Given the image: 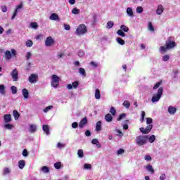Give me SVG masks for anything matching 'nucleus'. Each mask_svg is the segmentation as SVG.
Wrapping results in <instances>:
<instances>
[{
	"instance_id": "nucleus-1",
	"label": "nucleus",
	"mask_w": 180,
	"mask_h": 180,
	"mask_svg": "<svg viewBox=\"0 0 180 180\" xmlns=\"http://www.w3.org/2000/svg\"><path fill=\"white\" fill-rule=\"evenodd\" d=\"M147 141H148V136L147 135H139L136 136L135 139L136 146H139L140 147H141V146H146Z\"/></svg>"
},
{
	"instance_id": "nucleus-2",
	"label": "nucleus",
	"mask_w": 180,
	"mask_h": 180,
	"mask_svg": "<svg viewBox=\"0 0 180 180\" xmlns=\"http://www.w3.org/2000/svg\"><path fill=\"white\" fill-rule=\"evenodd\" d=\"M162 92H164V89L162 87H160L158 90V93L156 94H153L152 97L153 103H155V102H158L160 99H161V96H162Z\"/></svg>"
},
{
	"instance_id": "nucleus-3",
	"label": "nucleus",
	"mask_w": 180,
	"mask_h": 180,
	"mask_svg": "<svg viewBox=\"0 0 180 180\" xmlns=\"http://www.w3.org/2000/svg\"><path fill=\"white\" fill-rule=\"evenodd\" d=\"M86 32V25H85L84 24L79 25L76 30V33L77 34H78V36H84V34H85Z\"/></svg>"
},
{
	"instance_id": "nucleus-4",
	"label": "nucleus",
	"mask_w": 180,
	"mask_h": 180,
	"mask_svg": "<svg viewBox=\"0 0 180 180\" xmlns=\"http://www.w3.org/2000/svg\"><path fill=\"white\" fill-rule=\"evenodd\" d=\"M51 85L53 88H57L60 85V77L56 75H53L51 76Z\"/></svg>"
},
{
	"instance_id": "nucleus-5",
	"label": "nucleus",
	"mask_w": 180,
	"mask_h": 180,
	"mask_svg": "<svg viewBox=\"0 0 180 180\" xmlns=\"http://www.w3.org/2000/svg\"><path fill=\"white\" fill-rule=\"evenodd\" d=\"M165 46L167 50H172V49L176 47V43H175V41L172 40V38L169 37L166 41Z\"/></svg>"
},
{
	"instance_id": "nucleus-6",
	"label": "nucleus",
	"mask_w": 180,
	"mask_h": 180,
	"mask_svg": "<svg viewBox=\"0 0 180 180\" xmlns=\"http://www.w3.org/2000/svg\"><path fill=\"white\" fill-rule=\"evenodd\" d=\"M55 44L56 41L52 37H48L45 40V46L46 47H51V46H54Z\"/></svg>"
},
{
	"instance_id": "nucleus-7",
	"label": "nucleus",
	"mask_w": 180,
	"mask_h": 180,
	"mask_svg": "<svg viewBox=\"0 0 180 180\" xmlns=\"http://www.w3.org/2000/svg\"><path fill=\"white\" fill-rule=\"evenodd\" d=\"M152 129H153V124H148L146 128L141 127L139 130L143 133V134H148V133L151 131Z\"/></svg>"
},
{
	"instance_id": "nucleus-8",
	"label": "nucleus",
	"mask_w": 180,
	"mask_h": 180,
	"mask_svg": "<svg viewBox=\"0 0 180 180\" xmlns=\"http://www.w3.org/2000/svg\"><path fill=\"white\" fill-rule=\"evenodd\" d=\"M11 75L13 78V81L16 82L19 79V72H18V69H14L11 72Z\"/></svg>"
},
{
	"instance_id": "nucleus-9",
	"label": "nucleus",
	"mask_w": 180,
	"mask_h": 180,
	"mask_svg": "<svg viewBox=\"0 0 180 180\" xmlns=\"http://www.w3.org/2000/svg\"><path fill=\"white\" fill-rule=\"evenodd\" d=\"M22 8H23L22 3L20 4L18 6H16V8L13 13V15L11 17L12 20H13V19H15V18H16V16H18V12H20V11L22 10Z\"/></svg>"
},
{
	"instance_id": "nucleus-10",
	"label": "nucleus",
	"mask_w": 180,
	"mask_h": 180,
	"mask_svg": "<svg viewBox=\"0 0 180 180\" xmlns=\"http://www.w3.org/2000/svg\"><path fill=\"white\" fill-rule=\"evenodd\" d=\"M37 79H39V76L36 74L30 75L28 78V81L30 84H36V82H37Z\"/></svg>"
},
{
	"instance_id": "nucleus-11",
	"label": "nucleus",
	"mask_w": 180,
	"mask_h": 180,
	"mask_svg": "<svg viewBox=\"0 0 180 180\" xmlns=\"http://www.w3.org/2000/svg\"><path fill=\"white\" fill-rule=\"evenodd\" d=\"M88 123V120L86 117H84L79 122V129H84V127Z\"/></svg>"
},
{
	"instance_id": "nucleus-12",
	"label": "nucleus",
	"mask_w": 180,
	"mask_h": 180,
	"mask_svg": "<svg viewBox=\"0 0 180 180\" xmlns=\"http://www.w3.org/2000/svg\"><path fill=\"white\" fill-rule=\"evenodd\" d=\"M28 131L30 133H36L37 131V124H30Z\"/></svg>"
},
{
	"instance_id": "nucleus-13",
	"label": "nucleus",
	"mask_w": 180,
	"mask_h": 180,
	"mask_svg": "<svg viewBox=\"0 0 180 180\" xmlns=\"http://www.w3.org/2000/svg\"><path fill=\"white\" fill-rule=\"evenodd\" d=\"M5 123H11L12 122V116L11 114H6L4 116Z\"/></svg>"
},
{
	"instance_id": "nucleus-14",
	"label": "nucleus",
	"mask_w": 180,
	"mask_h": 180,
	"mask_svg": "<svg viewBox=\"0 0 180 180\" xmlns=\"http://www.w3.org/2000/svg\"><path fill=\"white\" fill-rule=\"evenodd\" d=\"M42 130L46 133V136L50 134V127L47 124H44L42 126Z\"/></svg>"
},
{
	"instance_id": "nucleus-15",
	"label": "nucleus",
	"mask_w": 180,
	"mask_h": 180,
	"mask_svg": "<svg viewBox=\"0 0 180 180\" xmlns=\"http://www.w3.org/2000/svg\"><path fill=\"white\" fill-rule=\"evenodd\" d=\"M167 112L169 115H175V113H176V108L175 107L169 106Z\"/></svg>"
},
{
	"instance_id": "nucleus-16",
	"label": "nucleus",
	"mask_w": 180,
	"mask_h": 180,
	"mask_svg": "<svg viewBox=\"0 0 180 180\" xmlns=\"http://www.w3.org/2000/svg\"><path fill=\"white\" fill-rule=\"evenodd\" d=\"M39 171L41 172H43V174H49V172H50V167L47 166H44L40 168Z\"/></svg>"
},
{
	"instance_id": "nucleus-17",
	"label": "nucleus",
	"mask_w": 180,
	"mask_h": 180,
	"mask_svg": "<svg viewBox=\"0 0 180 180\" xmlns=\"http://www.w3.org/2000/svg\"><path fill=\"white\" fill-rule=\"evenodd\" d=\"M145 168L146 169H147L148 172H150V174H153L155 172V171L154 170V168H153V165H146Z\"/></svg>"
},
{
	"instance_id": "nucleus-18",
	"label": "nucleus",
	"mask_w": 180,
	"mask_h": 180,
	"mask_svg": "<svg viewBox=\"0 0 180 180\" xmlns=\"http://www.w3.org/2000/svg\"><path fill=\"white\" fill-rule=\"evenodd\" d=\"M127 15L129 18H133L134 16V14L133 13V8H131V7H128L127 8Z\"/></svg>"
},
{
	"instance_id": "nucleus-19",
	"label": "nucleus",
	"mask_w": 180,
	"mask_h": 180,
	"mask_svg": "<svg viewBox=\"0 0 180 180\" xmlns=\"http://www.w3.org/2000/svg\"><path fill=\"white\" fill-rule=\"evenodd\" d=\"M50 20H60V17L57 15V13H52L49 17Z\"/></svg>"
},
{
	"instance_id": "nucleus-20",
	"label": "nucleus",
	"mask_w": 180,
	"mask_h": 180,
	"mask_svg": "<svg viewBox=\"0 0 180 180\" xmlns=\"http://www.w3.org/2000/svg\"><path fill=\"white\" fill-rule=\"evenodd\" d=\"M91 143L96 146L97 148H101L102 147V145L99 143V141H98L97 139H93Z\"/></svg>"
},
{
	"instance_id": "nucleus-21",
	"label": "nucleus",
	"mask_w": 180,
	"mask_h": 180,
	"mask_svg": "<svg viewBox=\"0 0 180 180\" xmlns=\"http://www.w3.org/2000/svg\"><path fill=\"white\" fill-rule=\"evenodd\" d=\"M162 12H164V6L162 5H159L156 10L157 15H162Z\"/></svg>"
},
{
	"instance_id": "nucleus-22",
	"label": "nucleus",
	"mask_w": 180,
	"mask_h": 180,
	"mask_svg": "<svg viewBox=\"0 0 180 180\" xmlns=\"http://www.w3.org/2000/svg\"><path fill=\"white\" fill-rule=\"evenodd\" d=\"M105 120L108 122V123H110V122L113 121V117H112L110 114H107L105 115Z\"/></svg>"
},
{
	"instance_id": "nucleus-23",
	"label": "nucleus",
	"mask_w": 180,
	"mask_h": 180,
	"mask_svg": "<svg viewBox=\"0 0 180 180\" xmlns=\"http://www.w3.org/2000/svg\"><path fill=\"white\" fill-rule=\"evenodd\" d=\"M56 148L58 150H63L65 147H66L65 143H61V142H58L56 146Z\"/></svg>"
},
{
	"instance_id": "nucleus-24",
	"label": "nucleus",
	"mask_w": 180,
	"mask_h": 180,
	"mask_svg": "<svg viewBox=\"0 0 180 180\" xmlns=\"http://www.w3.org/2000/svg\"><path fill=\"white\" fill-rule=\"evenodd\" d=\"M26 165V162L23 160L18 162V167L20 169H23Z\"/></svg>"
},
{
	"instance_id": "nucleus-25",
	"label": "nucleus",
	"mask_w": 180,
	"mask_h": 180,
	"mask_svg": "<svg viewBox=\"0 0 180 180\" xmlns=\"http://www.w3.org/2000/svg\"><path fill=\"white\" fill-rule=\"evenodd\" d=\"M102 130V122L98 121L96 125V131H101Z\"/></svg>"
},
{
	"instance_id": "nucleus-26",
	"label": "nucleus",
	"mask_w": 180,
	"mask_h": 180,
	"mask_svg": "<svg viewBox=\"0 0 180 180\" xmlns=\"http://www.w3.org/2000/svg\"><path fill=\"white\" fill-rule=\"evenodd\" d=\"M22 92L25 99H27V98H29V91L27 89H23Z\"/></svg>"
},
{
	"instance_id": "nucleus-27",
	"label": "nucleus",
	"mask_w": 180,
	"mask_h": 180,
	"mask_svg": "<svg viewBox=\"0 0 180 180\" xmlns=\"http://www.w3.org/2000/svg\"><path fill=\"white\" fill-rule=\"evenodd\" d=\"M4 129H6L7 130H12L13 128L14 127V126H13V124H9V122H8V123H6L4 125Z\"/></svg>"
},
{
	"instance_id": "nucleus-28",
	"label": "nucleus",
	"mask_w": 180,
	"mask_h": 180,
	"mask_svg": "<svg viewBox=\"0 0 180 180\" xmlns=\"http://www.w3.org/2000/svg\"><path fill=\"white\" fill-rule=\"evenodd\" d=\"M13 115L14 116L15 120H18V119H19V117H20V115L19 114V112L16 110H14L13 111Z\"/></svg>"
},
{
	"instance_id": "nucleus-29",
	"label": "nucleus",
	"mask_w": 180,
	"mask_h": 180,
	"mask_svg": "<svg viewBox=\"0 0 180 180\" xmlns=\"http://www.w3.org/2000/svg\"><path fill=\"white\" fill-rule=\"evenodd\" d=\"M167 50H169L166 46H160L159 49V51L161 54H164L165 53H167Z\"/></svg>"
},
{
	"instance_id": "nucleus-30",
	"label": "nucleus",
	"mask_w": 180,
	"mask_h": 180,
	"mask_svg": "<svg viewBox=\"0 0 180 180\" xmlns=\"http://www.w3.org/2000/svg\"><path fill=\"white\" fill-rule=\"evenodd\" d=\"M79 73L80 75H82V77H86V72H85V69L80 68L79 69Z\"/></svg>"
},
{
	"instance_id": "nucleus-31",
	"label": "nucleus",
	"mask_w": 180,
	"mask_h": 180,
	"mask_svg": "<svg viewBox=\"0 0 180 180\" xmlns=\"http://www.w3.org/2000/svg\"><path fill=\"white\" fill-rule=\"evenodd\" d=\"M155 135H151L150 136L148 137V140L149 141V143H154V141H155Z\"/></svg>"
},
{
	"instance_id": "nucleus-32",
	"label": "nucleus",
	"mask_w": 180,
	"mask_h": 180,
	"mask_svg": "<svg viewBox=\"0 0 180 180\" xmlns=\"http://www.w3.org/2000/svg\"><path fill=\"white\" fill-rule=\"evenodd\" d=\"M95 98H96V99H101V91H99L98 89H96Z\"/></svg>"
},
{
	"instance_id": "nucleus-33",
	"label": "nucleus",
	"mask_w": 180,
	"mask_h": 180,
	"mask_svg": "<svg viewBox=\"0 0 180 180\" xmlns=\"http://www.w3.org/2000/svg\"><path fill=\"white\" fill-rule=\"evenodd\" d=\"M5 56L7 60H11L12 58V53L9 51H6Z\"/></svg>"
},
{
	"instance_id": "nucleus-34",
	"label": "nucleus",
	"mask_w": 180,
	"mask_h": 180,
	"mask_svg": "<svg viewBox=\"0 0 180 180\" xmlns=\"http://www.w3.org/2000/svg\"><path fill=\"white\" fill-rule=\"evenodd\" d=\"M116 40L118 44H120L121 46H124V40L122 39V38L117 37Z\"/></svg>"
},
{
	"instance_id": "nucleus-35",
	"label": "nucleus",
	"mask_w": 180,
	"mask_h": 180,
	"mask_svg": "<svg viewBox=\"0 0 180 180\" xmlns=\"http://www.w3.org/2000/svg\"><path fill=\"white\" fill-rule=\"evenodd\" d=\"M120 30H122V32H129V27L124 25H122L120 26Z\"/></svg>"
},
{
	"instance_id": "nucleus-36",
	"label": "nucleus",
	"mask_w": 180,
	"mask_h": 180,
	"mask_svg": "<svg viewBox=\"0 0 180 180\" xmlns=\"http://www.w3.org/2000/svg\"><path fill=\"white\" fill-rule=\"evenodd\" d=\"M115 26V23L112 21H108L107 22V29H112Z\"/></svg>"
},
{
	"instance_id": "nucleus-37",
	"label": "nucleus",
	"mask_w": 180,
	"mask_h": 180,
	"mask_svg": "<svg viewBox=\"0 0 180 180\" xmlns=\"http://www.w3.org/2000/svg\"><path fill=\"white\" fill-rule=\"evenodd\" d=\"M77 155H78L79 158H84V150H82V149L78 150Z\"/></svg>"
},
{
	"instance_id": "nucleus-38",
	"label": "nucleus",
	"mask_w": 180,
	"mask_h": 180,
	"mask_svg": "<svg viewBox=\"0 0 180 180\" xmlns=\"http://www.w3.org/2000/svg\"><path fill=\"white\" fill-rule=\"evenodd\" d=\"M92 165L91 164L85 163L83 167V169H91Z\"/></svg>"
},
{
	"instance_id": "nucleus-39",
	"label": "nucleus",
	"mask_w": 180,
	"mask_h": 180,
	"mask_svg": "<svg viewBox=\"0 0 180 180\" xmlns=\"http://www.w3.org/2000/svg\"><path fill=\"white\" fill-rule=\"evenodd\" d=\"M0 94H1V95H5V85L4 84L0 85Z\"/></svg>"
},
{
	"instance_id": "nucleus-40",
	"label": "nucleus",
	"mask_w": 180,
	"mask_h": 180,
	"mask_svg": "<svg viewBox=\"0 0 180 180\" xmlns=\"http://www.w3.org/2000/svg\"><path fill=\"white\" fill-rule=\"evenodd\" d=\"M25 46L27 47H32L33 46V41L28 39L25 43Z\"/></svg>"
},
{
	"instance_id": "nucleus-41",
	"label": "nucleus",
	"mask_w": 180,
	"mask_h": 180,
	"mask_svg": "<svg viewBox=\"0 0 180 180\" xmlns=\"http://www.w3.org/2000/svg\"><path fill=\"white\" fill-rule=\"evenodd\" d=\"M110 113H111V115H112V116H116V109L114 108V107H111L110 109Z\"/></svg>"
},
{
	"instance_id": "nucleus-42",
	"label": "nucleus",
	"mask_w": 180,
	"mask_h": 180,
	"mask_svg": "<svg viewBox=\"0 0 180 180\" xmlns=\"http://www.w3.org/2000/svg\"><path fill=\"white\" fill-rule=\"evenodd\" d=\"M117 33L118 36H121V37H126V34H124L122 30H118Z\"/></svg>"
},
{
	"instance_id": "nucleus-43",
	"label": "nucleus",
	"mask_w": 180,
	"mask_h": 180,
	"mask_svg": "<svg viewBox=\"0 0 180 180\" xmlns=\"http://www.w3.org/2000/svg\"><path fill=\"white\" fill-rule=\"evenodd\" d=\"M123 106H124L127 109H129V108H130V102H129V101H124L123 103Z\"/></svg>"
},
{
	"instance_id": "nucleus-44",
	"label": "nucleus",
	"mask_w": 180,
	"mask_h": 180,
	"mask_svg": "<svg viewBox=\"0 0 180 180\" xmlns=\"http://www.w3.org/2000/svg\"><path fill=\"white\" fill-rule=\"evenodd\" d=\"M30 27H32V29H37V27H39V25H37V22H31Z\"/></svg>"
},
{
	"instance_id": "nucleus-45",
	"label": "nucleus",
	"mask_w": 180,
	"mask_h": 180,
	"mask_svg": "<svg viewBox=\"0 0 180 180\" xmlns=\"http://www.w3.org/2000/svg\"><path fill=\"white\" fill-rule=\"evenodd\" d=\"M54 167L56 169H60L61 168V162H58L54 164Z\"/></svg>"
},
{
	"instance_id": "nucleus-46",
	"label": "nucleus",
	"mask_w": 180,
	"mask_h": 180,
	"mask_svg": "<svg viewBox=\"0 0 180 180\" xmlns=\"http://www.w3.org/2000/svg\"><path fill=\"white\" fill-rule=\"evenodd\" d=\"M3 173L4 175H8V174H11V170L9 169V168L6 167L4 169Z\"/></svg>"
},
{
	"instance_id": "nucleus-47",
	"label": "nucleus",
	"mask_w": 180,
	"mask_h": 180,
	"mask_svg": "<svg viewBox=\"0 0 180 180\" xmlns=\"http://www.w3.org/2000/svg\"><path fill=\"white\" fill-rule=\"evenodd\" d=\"M78 85H79V82L75 81L72 82V86H73L74 89H77L78 88Z\"/></svg>"
},
{
	"instance_id": "nucleus-48",
	"label": "nucleus",
	"mask_w": 180,
	"mask_h": 180,
	"mask_svg": "<svg viewBox=\"0 0 180 180\" xmlns=\"http://www.w3.org/2000/svg\"><path fill=\"white\" fill-rule=\"evenodd\" d=\"M72 13H73V15H78L79 13V9L74 8L72 11Z\"/></svg>"
},
{
	"instance_id": "nucleus-49",
	"label": "nucleus",
	"mask_w": 180,
	"mask_h": 180,
	"mask_svg": "<svg viewBox=\"0 0 180 180\" xmlns=\"http://www.w3.org/2000/svg\"><path fill=\"white\" fill-rule=\"evenodd\" d=\"M11 92L13 95H15V94H17L18 92V89L16 88V86H11Z\"/></svg>"
},
{
	"instance_id": "nucleus-50",
	"label": "nucleus",
	"mask_w": 180,
	"mask_h": 180,
	"mask_svg": "<svg viewBox=\"0 0 180 180\" xmlns=\"http://www.w3.org/2000/svg\"><path fill=\"white\" fill-rule=\"evenodd\" d=\"M126 117V113H122L121 115H120V116L118 117V118L117 119V122H120V120H122V119Z\"/></svg>"
},
{
	"instance_id": "nucleus-51",
	"label": "nucleus",
	"mask_w": 180,
	"mask_h": 180,
	"mask_svg": "<svg viewBox=\"0 0 180 180\" xmlns=\"http://www.w3.org/2000/svg\"><path fill=\"white\" fill-rule=\"evenodd\" d=\"M26 60L28 61V60H30L32 58V53L27 52L25 56Z\"/></svg>"
},
{
	"instance_id": "nucleus-52",
	"label": "nucleus",
	"mask_w": 180,
	"mask_h": 180,
	"mask_svg": "<svg viewBox=\"0 0 180 180\" xmlns=\"http://www.w3.org/2000/svg\"><path fill=\"white\" fill-rule=\"evenodd\" d=\"M51 109H53V105H49L44 110V113H47V112L51 110Z\"/></svg>"
},
{
	"instance_id": "nucleus-53",
	"label": "nucleus",
	"mask_w": 180,
	"mask_h": 180,
	"mask_svg": "<svg viewBox=\"0 0 180 180\" xmlns=\"http://www.w3.org/2000/svg\"><path fill=\"white\" fill-rule=\"evenodd\" d=\"M143 7L141 6H138L136 8V13H143Z\"/></svg>"
},
{
	"instance_id": "nucleus-54",
	"label": "nucleus",
	"mask_w": 180,
	"mask_h": 180,
	"mask_svg": "<svg viewBox=\"0 0 180 180\" xmlns=\"http://www.w3.org/2000/svg\"><path fill=\"white\" fill-rule=\"evenodd\" d=\"M122 154H124V150L123 148H120L117 152V155H122Z\"/></svg>"
},
{
	"instance_id": "nucleus-55",
	"label": "nucleus",
	"mask_w": 180,
	"mask_h": 180,
	"mask_svg": "<svg viewBox=\"0 0 180 180\" xmlns=\"http://www.w3.org/2000/svg\"><path fill=\"white\" fill-rule=\"evenodd\" d=\"M162 61H168L169 60V55H165L162 58Z\"/></svg>"
},
{
	"instance_id": "nucleus-56",
	"label": "nucleus",
	"mask_w": 180,
	"mask_h": 180,
	"mask_svg": "<svg viewBox=\"0 0 180 180\" xmlns=\"http://www.w3.org/2000/svg\"><path fill=\"white\" fill-rule=\"evenodd\" d=\"M78 56L79 57H84L85 56V52H84L82 50H79Z\"/></svg>"
},
{
	"instance_id": "nucleus-57",
	"label": "nucleus",
	"mask_w": 180,
	"mask_h": 180,
	"mask_svg": "<svg viewBox=\"0 0 180 180\" xmlns=\"http://www.w3.org/2000/svg\"><path fill=\"white\" fill-rule=\"evenodd\" d=\"M148 30H150V32H154V27H153V23L151 22L148 23Z\"/></svg>"
},
{
	"instance_id": "nucleus-58",
	"label": "nucleus",
	"mask_w": 180,
	"mask_h": 180,
	"mask_svg": "<svg viewBox=\"0 0 180 180\" xmlns=\"http://www.w3.org/2000/svg\"><path fill=\"white\" fill-rule=\"evenodd\" d=\"M144 117H146V112L142 111V112H141V118L140 120L141 123H143V122H144Z\"/></svg>"
},
{
	"instance_id": "nucleus-59",
	"label": "nucleus",
	"mask_w": 180,
	"mask_h": 180,
	"mask_svg": "<svg viewBox=\"0 0 180 180\" xmlns=\"http://www.w3.org/2000/svg\"><path fill=\"white\" fill-rule=\"evenodd\" d=\"M115 131L118 133L117 134L118 137H122L123 136V132H122V131H120V129H116Z\"/></svg>"
},
{
	"instance_id": "nucleus-60",
	"label": "nucleus",
	"mask_w": 180,
	"mask_h": 180,
	"mask_svg": "<svg viewBox=\"0 0 180 180\" xmlns=\"http://www.w3.org/2000/svg\"><path fill=\"white\" fill-rule=\"evenodd\" d=\"M1 11L4 13L8 12V7H6V6H5V5H2L1 6Z\"/></svg>"
},
{
	"instance_id": "nucleus-61",
	"label": "nucleus",
	"mask_w": 180,
	"mask_h": 180,
	"mask_svg": "<svg viewBox=\"0 0 180 180\" xmlns=\"http://www.w3.org/2000/svg\"><path fill=\"white\" fill-rule=\"evenodd\" d=\"M144 160L145 161H151L152 158H151V156L148 155H146L144 157Z\"/></svg>"
},
{
	"instance_id": "nucleus-62",
	"label": "nucleus",
	"mask_w": 180,
	"mask_h": 180,
	"mask_svg": "<svg viewBox=\"0 0 180 180\" xmlns=\"http://www.w3.org/2000/svg\"><path fill=\"white\" fill-rule=\"evenodd\" d=\"M146 123L147 124H151V123H153V118H150V117L146 118Z\"/></svg>"
},
{
	"instance_id": "nucleus-63",
	"label": "nucleus",
	"mask_w": 180,
	"mask_h": 180,
	"mask_svg": "<svg viewBox=\"0 0 180 180\" xmlns=\"http://www.w3.org/2000/svg\"><path fill=\"white\" fill-rule=\"evenodd\" d=\"M162 82H159L155 84V85L153 86V89H158V88H160V86L161 85Z\"/></svg>"
},
{
	"instance_id": "nucleus-64",
	"label": "nucleus",
	"mask_w": 180,
	"mask_h": 180,
	"mask_svg": "<svg viewBox=\"0 0 180 180\" xmlns=\"http://www.w3.org/2000/svg\"><path fill=\"white\" fill-rule=\"evenodd\" d=\"M167 178V175L165 174H162L160 176V180H165Z\"/></svg>"
}]
</instances>
